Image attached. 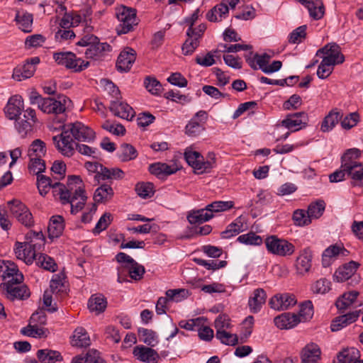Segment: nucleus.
Listing matches in <instances>:
<instances>
[{"mask_svg": "<svg viewBox=\"0 0 363 363\" xmlns=\"http://www.w3.org/2000/svg\"><path fill=\"white\" fill-rule=\"evenodd\" d=\"M96 138L95 132L84 123L76 121L62 126V133L52 137L56 149L63 156L74 154L75 140L90 143Z\"/></svg>", "mask_w": 363, "mask_h": 363, "instance_id": "1", "label": "nucleus"}, {"mask_svg": "<svg viewBox=\"0 0 363 363\" xmlns=\"http://www.w3.org/2000/svg\"><path fill=\"white\" fill-rule=\"evenodd\" d=\"M32 105L37 104L43 112L55 116L57 123H62L66 120V110L71 101L66 96H59L58 99L43 98L37 91H31L29 96Z\"/></svg>", "mask_w": 363, "mask_h": 363, "instance_id": "2", "label": "nucleus"}, {"mask_svg": "<svg viewBox=\"0 0 363 363\" xmlns=\"http://www.w3.org/2000/svg\"><path fill=\"white\" fill-rule=\"evenodd\" d=\"M77 45L87 47L84 54L86 58L99 60L106 52L111 50V46L107 43H101L94 35H85L77 43Z\"/></svg>", "mask_w": 363, "mask_h": 363, "instance_id": "3", "label": "nucleus"}, {"mask_svg": "<svg viewBox=\"0 0 363 363\" xmlns=\"http://www.w3.org/2000/svg\"><path fill=\"white\" fill-rule=\"evenodd\" d=\"M116 16L120 22L116 30L118 34H125L138 24L136 11L133 9L121 6L116 9Z\"/></svg>", "mask_w": 363, "mask_h": 363, "instance_id": "4", "label": "nucleus"}, {"mask_svg": "<svg viewBox=\"0 0 363 363\" xmlns=\"http://www.w3.org/2000/svg\"><path fill=\"white\" fill-rule=\"evenodd\" d=\"M267 251L274 255L289 257L295 252V246L287 240L279 238L277 235L267 237L264 241Z\"/></svg>", "mask_w": 363, "mask_h": 363, "instance_id": "5", "label": "nucleus"}, {"mask_svg": "<svg viewBox=\"0 0 363 363\" xmlns=\"http://www.w3.org/2000/svg\"><path fill=\"white\" fill-rule=\"evenodd\" d=\"M53 59L58 65L73 69L74 72H80L89 65V62H85L81 58L77 57L75 54L72 52L54 53Z\"/></svg>", "mask_w": 363, "mask_h": 363, "instance_id": "6", "label": "nucleus"}, {"mask_svg": "<svg viewBox=\"0 0 363 363\" xmlns=\"http://www.w3.org/2000/svg\"><path fill=\"white\" fill-rule=\"evenodd\" d=\"M21 282L7 281L0 285L2 294L9 300H24L30 296V291L25 285H19Z\"/></svg>", "mask_w": 363, "mask_h": 363, "instance_id": "7", "label": "nucleus"}, {"mask_svg": "<svg viewBox=\"0 0 363 363\" xmlns=\"http://www.w3.org/2000/svg\"><path fill=\"white\" fill-rule=\"evenodd\" d=\"M10 211L18 222L26 227H31L33 223V218L28 208L19 200H13L8 202Z\"/></svg>", "mask_w": 363, "mask_h": 363, "instance_id": "8", "label": "nucleus"}, {"mask_svg": "<svg viewBox=\"0 0 363 363\" xmlns=\"http://www.w3.org/2000/svg\"><path fill=\"white\" fill-rule=\"evenodd\" d=\"M320 54L325 55L322 60L328 65H339L345 61V57L340 52V46L335 43H328L319 49L316 55L319 56Z\"/></svg>", "mask_w": 363, "mask_h": 363, "instance_id": "9", "label": "nucleus"}, {"mask_svg": "<svg viewBox=\"0 0 363 363\" xmlns=\"http://www.w3.org/2000/svg\"><path fill=\"white\" fill-rule=\"evenodd\" d=\"M308 122V116L306 112H297L288 114L281 121V125L291 131H297L305 128Z\"/></svg>", "mask_w": 363, "mask_h": 363, "instance_id": "10", "label": "nucleus"}, {"mask_svg": "<svg viewBox=\"0 0 363 363\" xmlns=\"http://www.w3.org/2000/svg\"><path fill=\"white\" fill-rule=\"evenodd\" d=\"M72 187L68 191V203L71 205V213L76 214L79 212L84 206L87 196H86L84 189L79 186L76 187L74 193H72Z\"/></svg>", "mask_w": 363, "mask_h": 363, "instance_id": "11", "label": "nucleus"}, {"mask_svg": "<svg viewBox=\"0 0 363 363\" xmlns=\"http://www.w3.org/2000/svg\"><path fill=\"white\" fill-rule=\"evenodd\" d=\"M136 59V52L130 48H126L121 52L116 61V68L120 72H128L130 69Z\"/></svg>", "mask_w": 363, "mask_h": 363, "instance_id": "12", "label": "nucleus"}, {"mask_svg": "<svg viewBox=\"0 0 363 363\" xmlns=\"http://www.w3.org/2000/svg\"><path fill=\"white\" fill-rule=\"evenodd\" d=\"M296 303L295 296L289 294H277L269 302L271 308L277 311L287 310Z\"/></svg>", "mask_w": 363, "mask_h": 363, "instance_id": "13", "label": "nucleus"}, {"mask_svg": "<svg viewBox=\"0 0 363 363\" xmlns=\"http://www.w3.org/2000/svg\"><path fill=\"white\" fill-rule=\"evenodd\" d=\"M14 252L16 257L23 260L26 264H31L34 260L36 261L40 254L21 242L15 243Z\"/></svg>", "mask_w": 363, "mask_h": 363, "instance_id": "14", "label": "nucleus"}, {"mask_svg": "<svg viewBox=\"0 0 363 363\" xmlns=\"http://www.w3.org/2000/svg\"><path fill=\"white\" fill-rule=\"evenodd\" d=\"M133 354L137 359L145 363H157L160 358L155 350L144 345L136 346L133 349Z\"/></svg>", "mask_w": 363, "mask_h": 363, "instance_id": "15", "label": "nucleus"}, {"mask_svg": "<svg viewBox=\"0 0 363 363\" xmlns=\"http://www.w3.org/2000/svg\"><path fill=\"white\" fill-rule=\"evenodd\" d=\"M301 363H317L321 357L320 347L314 343L307 344L301 352Z\"/></svg>", "mask_w": 363, "mask_h": 363, "instance_id": "16", "label": "nucleus"}, {"mask_svg": "<svg viewBox=\"0 0 363 363\" xmlns=\"http://www.w3.org/2000/svg\"><path fill=\"white\" fill-rule=\"evenodd\" d=\"M23 109V101L21 96H11L4 109L7 118L10 120H16Z\"/></svg>", "mask_w": 363, "mask_h": 363, "instance_id": "17", "label": "nucleus"}, {"mask_svg": "<svg viewBox=\"0 0 363 363\" xmlns=\"http://www.w3.org/2000/svg\"><path fill=\"white\" fill-rule=\"evenodd\" d=\"M110 110L116 116L128 121L132 120L135 114L130 106L118 100L111 101Z\"/></svg>", "mask_w": 363, "mask_h": 363, "instance_id": "18", "label": "nucleus"}, {"mask_svg": "<svg viewBox=\"0 0 363 363\" xmlns=\"http://www.w3.org/2000/svg\"><path fill=\"white\" fill-rule=\"evenodd\" d=\"M312 250L309 247L300 251L296 260V269L298 274H304L309 272L312 265Z\"/></svg>", "mask_w": 363, "mask_h": 363, "instance_id": "19", "label": "nucleus"}, {"mask_svg": "<svg viewBox=\"0 0 363 363\" xmlns=\"http://www.w3.org/2000/svg\"><path fill=\"white\" fill-rule=\"evenodd\" d=\"M45 238L42 231L35 232L33 230L29 231L25 235V241L21 242L25 245L29 246L30 248L35 250L39 252L44 247Z\"/></svg>", "mask_w": 363, "mask_h": 363, "instance_id": "20", "label": "nucleus"}, {"mask_svg": "<svg viewBox=\"0 0 363 363\" xmlns=\"http://www.w3.org/2000/svg\"><path fill=\"white\" fill-rule=\"evenodd\" d=\"M359 266V264L354 261H350L340 266L335 272V279L338 282L347 281L354 274Z\"/></svg>", "mask_w": 363, "mask_h": 363, "instance_id": "21", "label": "nucleus"}, {"mask_svg": "<svg viewBox=\"0 0 363 363\" xmlns=\"http://www.w3.org/2000/svg\"><path fill=\"white\" fill-rule=\"evenodd\" d=\"M275 325L281 330H288L295 327L300 320L297 314L291 313H284L274 319Z\"/></svg>", "mask_w": 363, "mask_h": 363, "instance_id": "22", "label": "nucleus"}, {"mask_svg": "<svg viewBox=\"0 0 363 363\" xmlns=\"http://www.w3.org/2000/svg\"><path fill=\"white\" fill-rule=\"evenodd\" d=\"M342 118V113L337 108L332 109L323 118L320 130L323 133L331 131L340 120Z\"/></svg>", "mask_w": 363, "mask_h": 363, "instance_id": "23", "label": "nucleus"}, {"mask_svg": "<svg viewBox=\"0 0 363 363\" xmlns=\"http://www.w3.org/2000/svg\"><path fill=\"white\" fill-rule=\"evenodd\" d=\"M65 228L64 219L61 216H53L51 217L48 226V238L51 240L59 238Z\"/></svg>", "mask_w": 363, "mask_h": 363, "instance_id": "24", "label": "nucleus"}, {"mask_svg": "<svg viewBox=\"0 0 363 363\" xmlns=\"http://www.w3.org/2000/svg\"><path fill=\"white\" fill-rule=\"evenodd\" d=\"M116 259L121 265L118 267V281L123 283L126 281V269L135 262V260L124 252H119L116 256Z\"/></svg>", "mask_w": 363, "mask_h": 363, "instance_id": "25", "label": "nucleus"}, {"mask_svg": "<svg viewBox=\"0 0 363 363\" xmlns=\"http://www.w3.org/2000/svg\"><path fill=\"white\" fill-rule=\"evenodd\" d=\"M266 298L267 294L263 289L259 288L254 290L252 296L250 297L248 301L250 311L252 313L259 312L265 303Z\"/></svg>", "mask_w": 363, "mask_h": 363, "instance_id": "26", "label": "nucleus"}, {"mask_svg": "<svg viewBox=\"0 0 363 363\" xmlns=\"http://www.w3.org/2000/svg\"><path fill=\"white\" fill-rule=\"evenodd\" d=\"M184 158L189 165L194 169L195 173L203 174L202 162L203 157L200 152L186 149L184 152Z\"/></svg>", "mask_w": 363, "mask_h": 363, "instance_id": "27", "label": "nucleus"}, {"mask_svg": "<svg viewBox=\"0 0 363 363\" xmlns=\"http://www.w3.org/2000/svg\"><path fill=\"white\" fill-rule=\"evenodd\" d=\"M361 152L359 149L352 148L347 150V152L342 156L341 168H345V171L349 169L350 167H353L360 162L358 159L360 157Z\"/></svg>", "mask_w": 363, "mask_h": 363, "instance_id": "28", "label": "nucleus"}, {"mask_svg": "<svg viewBox=\"0 0 363 363\" xmlns=\"http://www.w3.org/2000/svg\"><path fill=\"white\" fill-rule=\"evenodd\" d=\"M229 13V8L225 3H220L211 9L206 14V18L211 22L221 21Z\"/></svg>", "mask_w": 363, "mask_h": 363, "instance_id": "29", "label": "nucleus"}, {"mask_svg": "<svg viewBox=\"0 0 363 363\" xmlns=\"http://www.w3.org/2000/svg\"><path fill=\"white\" fill-rule=\"evenodd\" d=\"M101 174L94 175V180L99 184L101 181L109 179H121L124 177V172L119 168L108 169L104 167Z\"/></svg>", "mask_w": 363, "mask_h": 363, "instance_id": "30", "label": "nucleus"}, {"mask_svg": "<svg viewBox=\"0 0 363 363\" xmlns=\"http://www.w3.org/2000/svg\"><path fill=\"white\" fill-rule=\"evenodd\" d=\"M35 72V67L26 62L23 65L18 66L13 69L12 78L20 82L31 77Z\"/></svg>", "mask_w": 363, "mask_h": 363, "instance_id": "31", "label": "nucleus"}, {"mask_svg": "<svg viewBox=\"0 0 363 363\" xmlns=\"http://www.w3.org/2000/svg\"><path fill=\"white\" fill-rule=\"evenodd\" d=\"M6 266L4 273L1 274L4 279H8L11 282H21L23 281V274L19 272L18 266L14 262L7 260Z\"/></svg>", "mask_w": 363, "mask_h": 363, "instance_id": "32", "label": "nucleus"}, {"mask_svg": "<svg viewBox=\"0 0 363 363\" xmlns=\"http://www.w3.org/2000/svg\"><path fill=\"white\" fill-rule=\"evenodd\" d=\"M36 356L42 363H55L62 360V357L58 351L50 349L38 350Z\"/></svg>", "mask_w": 363, "mask_h": 363, "instance_id": "33", "label": "nucleus"}, {"mask_svg": "<svg viewBox=\"0 0 363 363\" xmlns=\"http://www.w3.org/2000/svg\"><path fill=\"white\" fill-rule=\"evenodd\" d=\"M347 251L341 245H333L326 248L322 255V262L324 267H327L330 264V259L337 256L340 254L346 255Z\"/></svg>", "mask_w": 363, "mask_h": 363, "instance_id": "34", "label": "nucleus"}, {"mask_svg": "<svg viewBox=\"0 0 363 363\" xmlns=\"http://www.w3.org/2000/svg\"><path fill=\"white\" fill-rule=\"evenodd\" d=\"M107 301L105 297L101 294L92 295L88 301V308L91 312L99 314L105 311Z\"/></svg>", "mask_w": 363, "mask_h": 363, "instance_id": "35", "label": "nucleus"}, {"mask_svg": "<svg viewBox=\"0 0 363 363\" xmlns=\"http://www.w3.org/2000/svg\"><path fill=\"white\" fill-rule=\"evenodd\" d=\"M72 344L77 347H87L90 345V338L86 330L83 328H77L74 331Z\"/></svg>", "mask_w": 363, "mask_h": 363, "instance_id": "36", "label": "nucleus"}, {"mask_svg": "<svg viewBox=\"0 0 363 363\" xmlns=\"http://www.w3.org/2000/svg\"><path fill=\"white\" fill-rule=\"evenodd\" d=\"M193 30L188 28L186 30L187 38L182 45V52L185 55H191L199 46L200 40L192 35Z\"/></svg>", "mask_w": 363, "mask_h": 363, "instance_id": "37", "label": "nucleus"}, {"mask_svg": "<svg viewBox=\"0 0 363 363\" xmlns=\"http://www.w3.org/2000/svg\"><path fill=\"white\" fill-rule=\"evenodd\" d=\"M358 295L359 292L357 291L343 294L335 302L337 308L340 311H344L354 302Z\"/></svg>", "mask_w": 363, "mask_h": 363, "instance_id": "38", "label": "nucleus"}, {"mask_svg": "<svg viewBox=\"0 0 363 363\" xmlns=\"http://www.w3.org/2000/svg\"><path fill=\"white\" fill-rule=\"evenodd\" d=\"M15 20L18 28L24 33L32 31L33 15L28 13L17 12Z\"/></svg>", "mask_w": 363, "mask_h": 363, "instance_id": "39", "label": "nucleus"}, {"mask_svg": "<svg viewBox=\"0 0 363 363\" xmlns=\"http://www.w3.org/2000/svg\"><path fill=\"white\" fill-rule=\"evenodd\" d=\"M213 217V214L209 213V211L205 208H201L196 211H193L187 216L189 222L191 224L202 223L208 221Z\"/></svg>", "mask_w": 363, "mask_h": 363, "instance_id": "40", "label": "nucleus"}, {"mask_svg": "<svg viewBox=\"0 0 363 363\" xmlns=\"http://www.w3.org/2000/svg\"><path fill=\"white\" fill-rule=\"evenodd\" d=\"M359 357V351L354 347L347 348L337 356V363H354Z\"/></svg>", "mask_w": 363, "mask_h": 363, "instance_id": "41", "label": "nucleus"}, {"mask_svg": "<svg viewBox=\"0 0 363 363\" xmlns=\"http://www.w3.org/2000/svg\"><path fill=\"white\" fill-rule=\"evenodd\" d=\"M113 196V190L108 184H102L98 187L94 194L96 203H103L110 200Z\"/></svg>", "mask_w": 363, "mask_h": 363, "instance_id": "42", "label": "nucleus"}, {"mask_svg": "<svg viewBox=\"0 0 363 363\" xmlns=\"http://www.w3.org/2000/svg\"><path fill=\"white\" fill-rule=\"evenodd\" d=\"M243 230V223L240 218H238L227 226L226 229L220 233V236L223 239H230Z\"/></svg>", "mask_w": 363, "mask_h": 363, "instance_id": "43", "label": "nucleus"}, {"mask_svg": "<svg viewBox=\"0 0 363 363\" xmlns=\"http://www.w3.org/2000/svg\"><path fill=\"white\" fill-rule=\"evenodd\" d=\"M306 6L308 10L310 16L314 20H319L323 17L325 7L322 0H311Z\"/></svg>", "mask_w": 363, "mask_h": 363, "instance_id": "44", "label": "nucleus"}, {"mask_svg": "<svg viewBox=\"0 0 363 363\" xmlns=\"http://www.w3.org/2000/svg\"><path fill=\"white\" fill-rule=\"evenodd\" d=\"M46 154L45 143L40 140L36 139L33 140L30 145L28 151L29 158L39 157L43 158Z\"/></svg>", "mask_w": 363, "mask_h": 363, "instance_id": "45", "label": "nucleus"}, {"mask_svg": "<svg viewBox=\"0 0 363 363\" xmlns=\"http://www.w3.org/2000/svg\"><path fill=\"white\" fill-rule=\"evenodd\" d=\"M138 333L140 339L150 347H155L158 343L157 333L152 330L140 328L138 330Z\"/></svg>", "mask_w": 363, "mask_h": 363, "instance_id": "46", "label": "nucleus"}, {"mask_svg": "<svg viewBox=\"0 0 363 363\" xmlns=\"http://www.w3.org/2000/svg\"><path fill=\"white\" fill-rule=\"evenodd\" d=\"M346 172L353 186H363V165L361 163L350 167Z\"/></svg>", "mask_w": 363, "mask_h": 363, "instance_id": "47", "label": "nucleus"}, {"mask_svg": "<svg viewBox=\"0 0 363 363\" xmlns=\"http://www.w3.org/2000/svg\"><path fill=\"white\" fill-rule=\"evenodd\" d=\"M118 155L121 161L128 162L135 159L138 156V152L133 145L123 143L121 145Z\"/></svg>", "mask_w": 363, "mask_h": 363, "instance_id": "48", "label": "nucleus"}, {"mask_svg": "<svg viewBox=\"0 0 363 363\" xmlns=\"http://www.w3.org/2000/svg\"><path fill=\"white\" fill-rule=\"evenodd\" d=\"M72 363H101L99 352L95 350H89L84 356L79 355L72 359Z\"/></svg>", "mask_w": 363, "mask_h": 363, "instance_id": "49", "label": "nucleus"}, {"mask_svg": "<svg viewBox=\"0 0 363 363\" xmlns=\"http://www.w3.org/2000/svg\"><path fill=\"white\" fill-rule=\"evenodd\" d=\"M234 206V202L232 201H216L206 206V210L209 211V213L213 214V213H219L225 211L233 208Z\"/></svg>", "mask_w": 363, "mask_h": 363, "instance_id": "50", "label": "nucleus"}, {"mask_svg": "<svg viewBox=\"0 0 363 363\" xmlns=\"http://www.w3.org/2000/svg\"><path fill=\"white\" fill-rule=\"evenodd\" d=\"M135 191L137 194L143 198H151L155 193L154 185L151 182H139L135 185Z\"/></svg>", "mask_w": 363, "mask_h": 363, "instance_id": "51", "label": "nucleus"}, {"mask_svg": "<svg viewBox=\"0 0 363 363\" xmlns=\"http://www.w3.org/2000/svg\"><path fill=\"white\" fill-rule=\"evenodd\" d=\"M52 194L55 196H59V199L62 204H67L68 200V191L69 189L65 185L60 182H55L52 184Z\"/></svg>", "mask_w": 363, "mask_h": 363, "instance_id": "52", "label": "nucleus"}, {"mask_svg": "<svg viewBox=\"0 0 363 363\" xmlns=\"http://www.w3.org/2000/svg\"><path fill=\"white\" fill-rule=\"evenodd\" d=\"M35 262L38 266L43 268L44 269L52 272L57 270V264H55V260L45 254H39Z\"/></svg>", "mask_w": 363, "mask_h": 363, "instance_id": "53", "label": "nucleus"}, {"mask_svg": "<svg viewBox=\"0 0 363 363\" xmlns=\"http://www.w3.org/2000/svg\"><path fill=\"white\" fill-rule=\"evenodd\" d=\"M52 180L50 177L45 175H38L37 177V187L39 194L45 196L52 188Z\"/></svg>", "mask_w": 363, "mask_h": 363, "instance_id": "54", "label": "nucleus"}, {"mask_svg": "<svg viewBox=\"0 0 363 363\" xmlns=\"http://www.w3.org/2000/svg\"><path fill=\"white\" fill-rule=\"evenodd\" d=\"M216 337L221 343L227 345H235L238 343V337L236 334L228 333L226 330L216 331Z\"/></svg>", "mask_w": 363, "mask_h": 363, "instance_id": "55", "label": "nucleus"}, {"mask_svg": "<svg viewBox=\"0 0 363 363\" xmlns=\"http://www.w3.org/2000/svg\"><path fill=\"white\" fill-rule=\"evenodd\" d=\"M313 315V307L311 301L303 303L299 309L298 315L300 322L306 321L312 318Z\"/></svg>", "mask_w": 363, "mask_h": 363, "instance_id": "56", "label": "nucleus"}, {"mask_svg": "<svg viewBox=\"0 0 363 363\" xmlns=\"http://www.w3.org/2000/svg\"><path fill=\"white\" fill-rule=\"evenodd\" d=\"M145 272V267L135 261L126 269V276L129 274L131 279L140 280L143 278Z\"/></svg>", "mask_w": 363, "mask_h": 363, "instance_id": "57", "label": "nucleus"}, {"mask_svg": "<svg viewBox=\"0 0 363 363\" xmlns=\"http://www.w3.org/2000/svg\"><path fill=\"white\" fill-rule=\"evenodd\" d=\"M237 240L240 243L249 245H260L262 243V238L252 232L240 235Z\"/></svg>", "mask_w": 363, "mask_h": 363, "instance_id": "58", "label": "nucleus"}, {"mask_svg": "<svg viewBox=\"0 0 363 363\" xmlns=\"http://www.w3.org/2000/svg\"><path fill=\"white\" fill-rule=\"evenodd\" d=\"M294 223L298 226L308 225L311 223V218L307 211L303 209H297L293 213Z\"/></svg>", "mask_w": 363, "mask_h": 363, "instance_id": "59", "label": "nucleus"}, {"mask_svg": "<svg viewBox=\"0 0 363 363\" xmlns=\"http://www.w3.org/2000/svg\"><path fill=\"white\" fill-rule=\"evenodd\" d=\"M331 282L325 279L322 278L316 281L311 286V290L314 294H325L330 290Z\"/></svg>", "mask_w": 363, "mask_h": 363, "instance_id": "60", "label": "nucleus"}, {"mask_svg": "<svg viewBox=\"0 0 363 363\" xmlns=\"http://www.w3.org/2000/svg\"><path fill=\"white\" fill-rule=\"evenodd\" d=\"M325 203L323 201H318L315 203H312L308 206L307 213L311 218H320L325 211Z\"/></svg>", "mask_w": 363, "mask_h": 363, "instance_id": "61", "label": "nucleus"}, {"mask_svg": "<svg viewBox=\"0 0 363 363\" xmlns=\"http://www.w3.org/2000/svg\"><path fill=\"white\" fill-rule=\"evenodd\" d=\"M306 25L301 26L294 29L289 36V42L292 44L300 43L302 40L306 37Z\"/></svg>", "mask_w": 363, "mask_h": 363, "instance_id": "62", "label": "nucleus"}, {"mask_svg": "<svg viewBox=\"0 0 363 363\" xmlns=\"http://www.w3.org/2000/svg\"><path fill=\"white\" fill-rule=\"evenodd\" d=\"M28 169L33 174L40 175V173L43 172L45 169V162L42 158H30Z\"/></svg>", "mask_w": 363, "mask_h": 363, "instance_id": "63", "label": "nucleus"}, {"mask_svg": "<svg viewBox=\"0 0 363 363\" xmlns=\"http://www.w3.org/2000/svg\"><path fill=\"white\" fill-rule=\"evenodd\" d=\"M203 130V125L195 118H191L185 127L186 134L191 137L199 135Z\"/></svg>", "mask_w": 363, "mask_h": 363, "instance_id": "64", "label": "nucleus"}]
</instances>
